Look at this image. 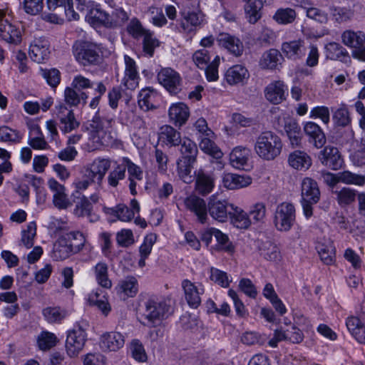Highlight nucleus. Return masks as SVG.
I'll return each instance as SVG.
<instances>
[{
    "instance_id": "38",
    "label": "nucleus",
    "mask_w": 365,
    "mask_h": 365,
    "mask_svg": "<svg viewBox=\"0 0 365 365\" xmlns=\"http://www.w3.org/2000/svg\"><path fill=\"white\" fill-rule=\"evenodd\" d=\"M119 294H123L124 297H133L138 291V281L134 277H128L122 280L116 287Z\"/></svg>"
},
{
    "instance_id": "8",
    "label": "nucleus",
    "mask_w": 365,
    "mask_h": 365,
    "mask_svg": "<svg viewBox=\"0 0 365 365\" xmlns=\"http://www.w3.org/2000/svg\"><path fill=\"white\" fill-rule=\"evenodd\" d=\"M158 81L171 94H177L181 91L180 76L170 68H162L158 73Z\"/></svg>"
},
{
    "instance_id": "52",
    "label": "nucleus",
    "mask_w": 365,
    "mask_h": 365,
    "mask_svg": "<svg viewBox=\"0 0 365 365\" xmlns=\"http://www.w3.org/2000/svg\"><path fill=\"white\" fill-rule=\"evenodd\" d=\"M333 120L338 126L345 127L351 123L348 108L342 104L333 114Z\"/></svg>"
},
{
    "instance_id": "10",
    "label": "nucleus",
    "mask_w": 365,
    "mask_h": 365,
    "mask_svg": "<svg viewBox=\"0 0 365 365\" xmlns=\"http://www.w3.org/2000/svg\"><path fill=\"white\" fill-rule=\"evenodd\" d=\"M231 206L226 200H218L212 196L207 204V210L210 215L215 220L224 222L231 213Z\"/></svg>"
},
{
    "instance_id": "34",
    "label": "nucleus",
    "mask_w": 365,
    "mask_h": 365,
    "mask_svg": "<svg viewBox=\"0 0 365 365\" xmlns=\"http://www.w3.org/2000/svg\"><path fill=\"white\" fill-rule=\"evenodd\" d=\"M341 39L344 45L358 48L362 47L365 43V34L361 31L346 30L341 34Z\"/></svg>"
},
{
    "instance_id": "55",
    "label": "nucleus",
    "mask_w": 365,
    "mask_h": 365,
    "mask_svg": "<svg viewBox=\"0 0 365 365\" xmlns=\"http://www.w3.org/2000/svg\"><path fill=\"white\" fill-rule=\"evenodd\" d=\"M318 253L324 264H331L335 257V249L331 243L329 245H322L318 247Z\"/></svg>"
},
{
    "instance_id": "12",
    "label": "nucleus",
    "mask_w": 365,
    "mask_h": 365,
    "mask_svg": "<svg viewBox=\"0 0 365 365\" xmlns=\"http://www.w3.org/2000/svg\"><path fill=\"white\" fill-rule=\"evenodd\" d=\"M320 161L324 166L336 170L340 169L344 163V160L337 148L327 146L321 151Z\"/></svg>"
},
{
    "instance_id": "5",
    "label": "nucleus",
    "mask_w": 365,
    "mask_h": 365,
    "mask_svg": "<svg viewBox=\"0 0 365 365\" xmlns=\"http://www.w3.org/2000/svg\"><path fill=\"white\" fill-rule=\"evenodd\" d=\"M86 322H78L73 329L68 332L66 349L70 356H75L83 349L86 341Z\"/></svg>"
},
{
    "instance_id": "27",
    "label": "nucleus",
    "mask_w": 365,
    "mask_h": 365,
    "mask_svg": "<svg viewBox=\"0 0 365 365\" xmlns=\"http://www.w3.org/2000/svg\"><path fill=\"white\" fill-rule=\"evenodd\" d=\"M247 69L242 65H235L228 68L225 73V79L230 85L245 83L249 78Z\"/></svg>"
},
{
    "instance_id": "23",
    "label": "nucleus",
    "mask_w": 365,
    "mask_h": 365,
    "mask_svg": "<svg viewBox=\"0 0 365 365\" xmlns=\"http://www.w3.org/2000/svg\"><path fill=\"white\" fill-rule=\"evenodd\" d=\"M284 84L281 81L269 83L264 89L266 99L272 104L277 105L285 100Z\"/></svg>"
},
{
    "instance_id": "11",
    "label": "nucleus",
    "mask_w": 365,
    "mask_h": 365,
    "mask_svg": "<svg viewBox=\"0 0 365 365\" xmlns=\"http://www.w3.org/2000/svg\"><path fill=\"white\" fill-rule=\"evenodd\" d=\"M4 16V12L0 11V38L10 43H19L21 41V31L5 19Z\"/></svg>"
},
{
    "instance_id": "49",
    "label": "nucleus",
    "mask_w": 365,
    "mask_h": 365,
    "mask_svg": "<svg viewBox=\"0 0 365 365\" xmlns=\"http://www.w3.org/2000/svg\"><path fill=\"white\" fill-rule=\"evenodd\" d=\"M57 337L53 333L48 331L42 332L38 337V346L40 349L46 351L56 346Z\"/></svg>"
},
{
    "instance_id": "47",
    "label": "nucleus",
    "mask_w": 365,
    "mask_h": 365,
    "mask_svg": "<svg viewBox=\"0 0 365 365\" xmlns=\"http://www.w3.org/2000/svg\"><path fill=\"white\" fill-rule=\"evenodd\" d=\"M107 133H101L98 131L89 130L88 145L92 150H97L102 146L107 145L109 141L106 139Z\"/></svg>"
},
{
    "instance_id": "17",
    "label": "nucleus",
    "mask_w": 365,
    "mask_h": 365,
    "mask_svg": "<svg viewBox=\"0 0 365 365\" xmlns=\"http://www.w3.org/2000/svg\"><path fill=\"white\" fill-rule=\"evenodd\" d=\"M110 167V160L106 158H97L90 165L86 170L91 178L96 180L98 185H100L106 173Z\"/></svg>"
},
{
    "instance_id": "24",
    "label": "nucleus",
    "mask_w": 365,
    "mask_h": 365,
    "mask_svg": "<svg viewBox=\"0 0 365 365\" xmlns=\"http://www.w3.org/2000/svg\"><path fill=\"white\" fill-rule=\"evenodd\" d=\"M242 1L248 3L245 6V12L246 19L250 24H255L262 16L261 9L263 6L272 2V0H255L250 3V0Z\"/></svg>"
},
{
    "instance_id": "51",
    "label": "nucleus",
    "mask_w": 365,
    "mask_h": 365,
    "mask_svg": "<svg viewBox=\"0 0 365 365\" xmlns=\"http://www.w3.org/2000/svg\"><path fill=\"white\" fill-rule=\"evenodd\" d=\"M309 3H306L303 6L306 10L307 16L309 19H314L321 24H325L328 21L327 14L320 9L309 6Z\"/></svg>"
},
{
    "instance_id": "9",
    "label": "nucleus",
    "mask_w": 365,
    "mask_h": 365,
    "mask_svg": "<svg viewBox=\"0 0 365 365\" xmlns=\"http://www.w3.org/2000/svg\"><path fill=\"white\" fill-rule=\"evenodd\" d=\"M56 115L60 121V129L64 133H70L79 126L72 110L60 103L56 106Z\"/></svg>"
},
{
    "instance_id": "59",
    "label": "nucleus",
    "mask_w": 365,
    "mask_h": 365,
    "mask_svg": "<svg viewBox=\"0 0 365 365\" xmlns=\"http://www.w3.org/2000/svg\"><path fill=\"white\" fill-rule=\"evenodd\" d=\"M43 314L48 322H58L66 317V312L58 307H47L43 310Z\"/></svg>"
},
{
    "instance_id": "21",
    "label": "nucleus",
    "mask_w": 365,
    "mask_h": 365,
    "mask_svg": "<svg viewBox=\"0 0 365 365\" xmlns=\"http://www.w3.org/2000/svg\"><path fill=\"white\" fill-rule=\"evenodd\" d=\"M124 336L120 332H108L101 337V347L104 351H115L124 345Z\"/></svg>"
},
{
    "instance_id": "54",
    "label": "nucleus",
    "mask_w": 365,
    "mask_h": 365,
    "mask_svg": "<svg viewBox=\"0 0 365 365\" xmlns=\"http://www.w3.org/2000/svg\"><path fill=\"white\" fill-rule=\"evenodd\" d=\"M78 200L76 202L74 214L78 217H85L93 209L88 199L85 196H77Z\"/></svg>"
},
{
    "instance_id": "30",
    "label": "nucleus",
    "mask_w": 365,
    "mask_h": 365,
    "mask_svg": "<svg viewBox=\"0 0 365 365\" xmlns=\"http://www.w3.org/2000/svg\"><path fill=\"white\" fill-rule=\"evenodd\" d=\"M250 153V150L247 147H235L230 154V164L235 168L243 169L248 162Z\"/></svg>"
},
{
    "instance_id": "39",
    "label": "nucleus",
    "mask_w": 365,
    "mask_h": 365,
    "mask_svg": "<svg viewBox=\"0 0 365 365\" xmlns=\"http://www.w3.org/2000/svg\"><path fill=\"white\" fill-rule=\"evenodd\" d=\"M334 194L336 195V200L338 204L341 207L353 203L356 197V190L349 187H343L340 190L335 191Z\"/></svg>"
},
{
    "instance_id": "61",
    "label": "nucleus",
    "mask_w": 365,
    "mask_h": 365,
    "mask_svg": "<svg viewBox=\"0 0 365 365\" xmlns=\"http://www.w3.org/2000/svg\"><path fill=\"white\" fill-rule=\"evenodd\" d=\"M192 60L199 68L204 69L210 60L208 51L202 48L195 51L192 56Z\"/></svg>"
},
{
    "instance_id": "3",
    "label": "nucleus",
    "mask_w": 365,
    "mask_h": 365,
    "mask_svg": "<svg viewBox=\"0 0 365 365\" xmlns=\"http://www.w3.org/2000/svg\"><path fill=\"white\" fill-rule=\"evenodd\" d=\"M73 52L76 61L83 66L96 65L101 60L99 47L90 41H76L73 46Z\"/></svg>"
},
{
    "instance_id": "43",
    "label": "nucleus",
    "mask_w": 365,
    "mask_h": 365,
    "mask_svg": "<svg viewBox=\"0 0 365 365\" xmlns=\"http://www.w3.org/2000/svg\"><path fill=\"white\" fill-rule=\"evenodd\" d=\"M113 120L112 118H101L96 114L91 120L89 130L98 131L101 133H106V130L112 127Z\"/></svg>"
},
{
    "instance_id": "1",
    "label": "nucleus",
    "mask_w": 365,
    "mask_h": 365,
    "mask_svg": "<svg viewBox=\"0 0 365 365\" xmlns=\"http://www.w3.org/2000/svg\"><path fill=\"white\" fill-rule=\"evenodd\" d=\"M282 148L280 138L271 131H264L257 138L255 150L262 159L272 160L277 157Z\"/></svg>"
},
{
    "instance_id": "28",
    "label": "nucleus",
    "mask_w": 365,
    "mask_h": 365,
    "mask_svg": "<svg viewBox=\"0 0 365 365\" xmlns=\"http://www.w3.org/2000/svg\"><path fill=\"white\" fill-rule=\"evenodd\" d=\"M159 140L169 147L180 145L182 142L180 132L170 125L162 126L159 132Z\"/></svg>"
},
{
    "instance_id": "22",
    "label": "nucleus",
    "mask_w": 365,
    "mask_h": 365,
    "mask_svg": "<svg viewBox=\"0 0 365 365\" xmlns=\"http://www.w3.org/2000/svg\"><path fill=\"white\" fill-rule=\"evenodd\" d=\"M217 41L220 46L224 47L235 56H240L242 54L244 47L239 38L228 34L222 33L219 34Z\"/></svg>"
},
{
    "instance_id": "20",
    "label": "nucleus",
    "mask_w": 365,
    "mask_h": 365,
    "mask_svg": "<svg viewBox=\"0 0 365 365\" xmlns=\"http://www.w3.org/2000/svg\"><path fill=\"white\" fill-rule=\"evenodd\" d=\"M170 121L175 126H182L186 123L189 116V108L183 103H173L169 108Z\"/></svg>"
},
{
    "instance_id": "50",
    "label": "nucleus",
    "mask_w": 365,
    "mask_h": 365,
    "mask_svg": "<svg viewBox=\"0 0 365 365\" xmlns=\"http://www.w3.org/2000/svg\"><path fill=\"white\" fill-rule=\"evenodd\" d=\"M200 148L205 153L213 156L216 159L220 158L222 155L221 150L209 137L205 136L202 138L200 143Z\"/></svg>"
},
{
    "instance_id": "33",
    "label": "nucleus",
    "mask_w": 365,
    "mask_h": 365,
    "mask_svg": "<svg viewBox=\"0 0 365 365\" xmlns=\"http://www.w3.org/2000/svg\"><path fill=\"white\" fill-rule=\"evenodd\" d=\"M282 50L285 56L291 59H298L304 55L305 48L302 40L285 42L282 45Z\"/></svg>"
},
{
    "instance_id": "46",
    "label": "nucleus",
    "mask_w": 365,
    "mask_h": 365,
    "mask_svg": "<svg viewBox=\"0 0 365 365\" xmlns=\"http://www.w3.org/2000/svg\"><path fill=\"white\" fill-rule=\"evenodd\" d=\"M297 16L294 9L290 8L279 9L274 14L273 19L281 24H288L294 22Z\"/></svg>"
},
{
    "instance_id": "13",
    "label": "nucleus",
    "mask_w": 365,
    "mask_h": 365,
    "mask_svg": "<svg viewBox=\"0 0 365 365\" xmlns=\"http://www.w3.org/2000/svg\"><path fill=\"white\" fill-rule=\"evenodd\" d=\"M185 207L195 214L201 223L206 222L207 219V205L205 201L196 195H190L185 199Z\"/></svg>"
},
{
    "instance_id": "41",
    "label": "nucleus",
    "mask_w": 365,
    "mask_h": 365,
    "mask_svg": "<svg viewBox=\"0 0 365 365\" xmlns=\"http://www.w3.org/2000/svg\"><path fill=\"white\" fill-rule=\"evenodd\" d=\"M180 145V153L182 159H196L198 150L196 144L190 139L184 138Z\"/></svg>"
},
{
    "instance_id": "64",
    "label": "nucleus",
    "mask_w": 365,
    "mask_h": 365,
    "mask_svg": "<svg viewBox=\"0 0 365 365\" xmlns=\"http://www.w3.org/2000/svg\"><path fill=\"white\" fill-rule=\"evenodd\" d=\"M153 95V91L146 88L143 89L138 96V105L140 108L148 110L154 108L153 103L151 102V97Z\"/></svg>"
},
{
    "instance_id": "53",
    "label": "nucleus",
    "mask_w": 365,
    "mask_h": 365,
    "mask_svg": "<svg viewBox=\"0 0 365 365\" xmlns=\"http://www.w3.org/2000/svg\"><path fill=\"white\" fill-rule=\"evenodd\" d=\"M130 351L134 359L140 362L147 361L148 356L142 343L138 339H133L130 345Z\"/></svg>"
},
{
    "instance_id": "62",
    "label": "nucleus",
    "mask_w": 365,
    "mask_h": 365,
    "mask_svg": "<svg viewBox=\"0 0 365 365\" xmlns=\"http://www.w3.org/2000/svg\"><path fill=\"white\" fill-rule=\"evenodd\" d=\"M158 46V40L153 37L151 32L148 31L143 36V51L148 54L149 56H153L155 48Z\"/></svg>"
},
{
    "instance_id": "7",
    "label": "nucleus",
    "mask_w": 365,
    "mask_h": 365,
    "mask_svg": "<svg viewBox=\"0 0 365 365\" xmlns=\"http://www.w3.org/2000/svg\"><path fill=\"white\" fill-rule=\"evenodd\" d=\"M295 222V208L289 202H282L275 210L274 223L276 228L282 232L289 231Z\"/></svg>"
},
{
    "instance_id": "42",
    "label": "nucleus",
    "mask_w": 365,
    "mask_h": 365,
    "mask_svg": "<svg viewBox=\"0 0 365 365\" xmlns=\"http://www.w3.org/2000/svg\"><path fill=\"white\" fill-rule=\"evenodd\" d=\"M108 265L105 262H98L95 266V274L98 283L103 287L110 288L111 281L108 279Z\"/></svg>"
},
{
    "instance_id": "45",
    "label": "nucleus",
    "mask_w": 365,
    "mask_h": 365,
    "mask_svg": "<svg viewBox=\"0 0 365 365\" xmlns=\"http://www.w3.org/2000/svg\"><path fill=\"white\" fill-rule=\"evenodd\" d=\"M36 235V224L35 222H29L26 229L21 232V244L29 249L34 244V237Z\"/></svg>"
},
{
    "instance_id": "44",
    "label": "nucleus",
    "mask_w": 365,
    "mask_h": 365,
    "mask_svg": "<svg viewBox=\"0 0 365 365\" xmlns=\"http://www.w3.org/2000/svg\"><path fill=\"white\" fill-rule=\"evenodd\" d=\"M182 21L181 27L185 31H190L192 27H196L201 24L202 19L197 12H183L182 13Z\"/></svg>"
},
{
    "instance_id": "58",
    "label": "nucleus",
    "mask_w": 365,
    "mask_h": 365,
    "mask_svg": "<svg viewBox=\"0 0 365 365\" xmlns=\"http://www.w3.org/2000/svg\"><path fill=\"white\" fill-rule=\"evenodd\" d=\"M21 138L19 133L8 126L0 127V140L3 142H19Z\"/></svg>"
},
{
    "instance_id": "48",
    "label": "nucleus",
    "mask_w": 365,
    "mask_h": 365,
    "mask_svg": "<svg viewBox=\"0 0 365 365\" xmlns=\"http://www.w3.org/2000/svg\"><path fill=\"white\" fill-rule=\"evenodd\" d=\"M327 58L332 60H338L341 57L347 56V51L339 43L336 42H330L327 44L326 47Z\"/></svg>"
},
{
    "instance_id": "63",
    "label": "nucleus",
    "mask_w": 365,
    "mask_h": 365,
    "mask_svg": "<svg viewBox=\"0 0 365 365\" xmlns=\"http://www.w3.org/2000/svg\"><path fill=\"white\" fill-rule=\"evenodd\" d=\"M125 177V167L118 165L108 176V184L112 187H116L120 180Z\"/></svg>"
},
{
    "instance_id": "35",
    "label": "nucleus",
    "mask_w": 365,
    "mask_h": 365,
    "mask_svg": "<svg viewBox=\"0 0 365 365\" xmlns=\"http://www.w3.org/2000/svg\"><path fill=\"white\" fill-rule=\"evenodd\" d=\"M215 186L214 179L212 176L199 171L196 175L195 190L202 195H206L212 192Z\"/></svg>"
},
{
    "instance_id": "37",
    "label": "nucleus",
    "mask_w": 365,
    "mask_h": 365,
    "mask_svg": "<svg viewBox=\"0 0 365 365\" xmlns=\"http://www.w3.org/2000/svg\"><path fill=\"white\" fill-rule=\"evenodd\" d=\"M231 213L230 217L233 225L240 229H247L251 225L250 216L237 207L231 206Z\"/></svg>"
},
{
    "instance_id": "19",
    "label": "nucleus",
    "mask_w": 365,
    "mask_h": 365,
    "mask_svg": "<svg viewBox=\"0 0 365 365\" xmlns=\"http://www.w3.org/2000/svg\"><path fill=\"white\" fill-rule=\"evenodd\" d=\"M182 287L189 306L192 308H197L201 303L200 295L203 294L204 289H198L194 283L188 279H184L182 282Z\"/></svg>"
},
{
    "instance_id": "4",
    "label": "nucleus",
    "mask_w": 365,
    "mask_h": 365,
    "mask_svg": "<svg viewBox=\"0 0 365 365\" xmlns=\"http://www.w3.org/2000/svg\"><path fill=\"white\" fill-rule=\"evenodd\" d=\"M320 199V191L317 182L312 178H306L302 182V205L307 218L313 215L312 205Z\"/></svg>"
},
{
    "instance_id": "6",
    "label": "nucleus",
    "mask_w": 365,
    "mask_h": 365,
    "mask_svg": "<svg viewBox=\"0 0 365 365\" xmlns=\"http://www.w3.org/2000/svg\"><path fill=\"white\" fill-rule=\"evenodd\" d=\"M170 306L168 301L156 297L149 298L145 302L143 316L148 322L154 324L165 318L170 311Z\"/></svg>"
},
{
    "instance_id": "36",
    "label": "nucleus",
    "mask_w": 365,
    "mask_h": 365,
    "mask_svg": "<svg viewBox=\"0 0 365 365\" xmlns=\"http://www.w3.org/2000/svg\"><path fill=\"white\" fill-rule=\"evenodd\" d=\"M196 159L179 158L177 161L178 173L180 179L185 183H190L193 181V176L191 175L193 165Z\"/></svg>"
},
{
    "instance_id": "2",
    "label": "nucleus",
    "mask_w": 365,
    "mask_h": 365,
    "mask_svg": "<svg viewBox=\"0 0 365 365\" xmlns=\"http://www.w3.org/2000/svg\"><path fill=\"white\" fill-rule=\"evenodd\" d=\"M70 235L79 241V243H68L66 238L58 239L53 245V257L56 260H63L73 254L79 252L83 247L86 238L81 232H71Z\"/></svg>"
},
{
    "instance_id": "18",
    "label": "nucleus",
    "mask_w": 365,
    "mask_h": 365,
    "mask_svg": "<svg viewBox=\"0 0 365 365\" xmlns=\"http://www.w3.org/2000/svg\"><path fill=\"white\" fill-rule=\"evenodd\" d=\"M304 131L308 141L317 148H321L326 143V136L322 128L315 123L308 122L304 125Z\"/></svg>"
},
{
    "instance_id": "32",
    "label": "nucleus",
    "mask_w": 365,
    "mask_h": 365,
    "mask_svg": "<svg viewBox=\"0 0 365 365\" xmlns=\"http://www.w3.org/2000/svg\"><path fill=\"white\" fill-rule=\"evenodd\" d=\"M291 167L296 170H307L312 165L311 158L304 151L295 150L291 153L288 158Z\"/></svg>"
},
{
    "instance_id": "26",
    "label": "nucleus",
    "mask_w": 365,
    "mask_h": 365,
    "mask_svg": "<svg viewBox=\"0 0 365 365\" xmlns=\"http://www.w3.org/2000/svg\"><path fill=\"white\" fill-rule=\"evenodd\" d=\"M252 183L249 176L234 173H225L222 176L223 186L228 190H237L247 187Z\"/></svg>"
},
{
    "instance_id": "31",
    "label": "nucleus",
    "mask_w": 365,
    "mask_h": 365,
    "mask_svg": "<svg viewBox=\"0 0 365 365\" xmlns=\"http://www.w3.org/2000/svg\"><path fill=\"white\" fill-rule=\"evenodd\" d=\"M283 61L281 53L274 48L265 51L259 61V66L264 69H275Z\"/></svg>"
},
{
    "instance_id": "57",
    "label": "nucleus",
    "mask_w": 365,
    "mask_h": 365,
    "mask_svg": "<svg viewBox=\"0 0 365 365\" xmlns=\"http://www.w3.org/2000/svg\"><path fill=\"white\" fill-rule=\"evenodd\" d=\"M128 33L134 38L143 37L149 31L145 30L140 21L136 18L132 19L127 26Z\"/></svg>"
},
{
    "instance_id": "16",
    "label": "nucleus",
    "mask_w": 365,
    "mask_h": 365,
    "mask_svg": "<svg viewBox=\"0 0 365 365\" xmlns=\"http://www.w3.org/2000/svg\"><path fill=\"white\" fill-rule=\"evenodd\" d=\"M50 190L53 192V202L58 209H66L71 205L65 193V187L56 180L51 178L48 181Z\"/></svg>"
},
{
    "instance_id": "56",
    "label": "nucleus",
    "mask_w": 365,
    "mask_h": 365,
    "mask_svg": "<svg viewBox=\"0 0 365 365\" xmlns=\"http://www.w3.org/2000/svg\"><path fill=\"white\" fill-rule=\"evenodd\" d=\"M210 279L225 288L228 287L231 282L226 272L214 267H211L210 269Z\"/></svg>"
},
{
    "instance_id": "60",
    "label": "nucleus",
    "mask_w": 365,
    "mask_h": 365,
    "mask_svg": "<svg viewBox=\"0 0 365 365\" xmlns=\"http://www.w3.org/2000/svg\"><path fill=\"white\" fill-rule=\"evenodd\" d=\"M249 213L255 222H262L266 215V206L262 202H257L251 207Z\"/></svg>"
},
{
    "instance_id": "25",
    "label": "nucleus",
    "mask_w": 365,
    "mask_h": 365,
    "mask_svg": "<svg viewBox=\"0 0 365 365\" xmlns=\"http://www.w3.org/2000/svg\"><path fill=\"white\" fill-rule=\"evenodd\" d=\"M125 76L123 80L124 86L130 90H134L138 85V76L135 62L128 56H125Z\"/></svg>"
},
{
    "instance_id": "29",
    "label": "nucleus",
    "mask_w": 365,
    "mask_h": 365,
    "mask_svg": "<svg viewBox=\"0 0 365 365\" xmlns=\"http://www.w3.org/2000/svg\"><path fill=\"white\" fill-rule=\"evenodd\" d=\"M284 128L285 133L293 147L299 146L302 139V133L298 123L292 118H287L284 121Z\"/></svg>"
},
{
    "instance_id": "15",
    "label": "nucleus",
    "mask_w": 365,
    "mask_h": 365,
    "mask_svg": "<svg viewBox=\"0 0 365 365\" xmlns=\"http://www.w3.org/2000/svg\"><path fill=\"white\" fill-rule=\"evenodd\" d=\"M98 20L107 27L121 26L128 21L129 16L122 9H116L111 14L96 11Z\"/></svg>"
},
{
    "instance_id": "14",
    "label": "nucleus",
    "mask_w": 365,
    "mask_h": 365,
    "mask_svg": "<svg viewBox=\"0 0 365 365\" xmlns=\"http://www.w3.org/2000/svg\"><path fill=\"white\" fill-rule=\"evenodd\" d=\"M49 43L44 37L35 38L29 48V56L32 61L42 63L49 56Z\"/></svg>"
},
{
    "instance_id": "40",
    "label": "nucleus",
    "mask_w": 365,
    "mask_h": 365,
    "mask_svg": "<svg viewBox=\"0 0 365 365\" xmlns=\"http://www.w3.org/2000/svg\"><path fill=\"white\" fill-rule=\"evenodd\" d=\"M338 180L346 185L361 186L365 184V175L356 174L349 170L338 173Z\"/></svg>"
}]
</instances>
